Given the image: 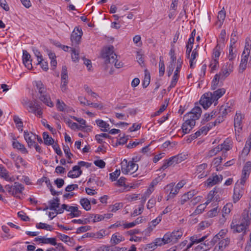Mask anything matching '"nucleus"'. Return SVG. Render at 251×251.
<instances>
[{
    "label": "nucleus",
    "mask_w": 251,
    "mask_h": 251,
    "mask_svg": "<svg viewBox=\"0 0 251 251\" xmlns=\"http://www.w3.org/2000/svg\"><path fill=\"white\" fill-rule=\"evenodd\" d=\"M201 109L199 106H195L191 111L183 117V120L185 122L182 124V128L187 132L188 130L185 126H189L190 127H194L196 124V120H198L201 116Z\"/></svg>",
    "instance_id": "1"
},
{
    "label": "nucleus",
    "mask_w": 251,
    "mask_h": 251,
    "mask_svg": "<svg viewBox=\"0 0 251 251\" xmlns=\"http://www.w3.org/2000/svg\"><path fill=\"white\" fill-rule=\"evenodd\" d=\"M101 57L104 59L106 64L114 63L117 68H120L123 67V63L119 62L117 63V55L114 52V47L113 46L104 48L101 51Z\"/></svg>",
    "instance_id": "2"
},
{
    "label": "nucleus",
    "mask_w": 251,
    "mask_h": 251,
    "mask_svg": "<svg viewBox=\"0 0 251 251\" xmlns=\"http://www.w3.org/2000/svg\"><path fill=\"white\" fill-rule=\"evenodd\" d=\"M250 224V221L248 219V212L244 211L243 213V219L240 224H236V222H232L230 227L233 230V232L241 233L243 232V234L246 233V227L248 226Z\"/></svg>",
    "instance_id": "3"
},
{
    "label": "nucleus",
    "mask_w": 251,
    "mask_h": 251,
    "mask_svg": "<svg viewBox=\"0 0 251 251\" xmlns=\"http://www.w3.org/2000/svg\"><path fill=\"white\" fill-rule=\"evenodd\" d=\"M5 189L9 194L16 198L21 199L19 195L22 194L23 191L24 190V187L18 182H15L14 183V185H6L5 186Z\"/></svg>",
    "instance_id": "4"
},
{
    "label": "nucleus",
    "mask_w": 251,
    "mask_h": 251,
    "mask_svg": "<svg viewBox=\"0 0 251 251\" xmlns=\"http://www.w3.org/2000/svg\"><path fill=\"white\" fill-rule=\"evenodd\" d=\"M121 168L122 172L125 174H127L130 171H132V173L136 172L138 170V165L133 161L128 162L127 160L125 159L121 162Z\"/></svg>",
    "instance_id": "5"
},
{
    "label": "nucleus",
    "mask_w": 251,
    "mask_h": 251,
    "mask_svg": "<svg viewBox=\"0 0 251 251\" xmlns=\"http://www.w3.org/2000/svg\"><path fill=\"white\" fill-rule=\"evenodd\" d=\"M83 34L81 29L78 27H75L71 36V40L73 45L75 44L78 45L80 42Z\"/></svg>",
    "instance_id": "6"
},
{
    "label": "nucleus",
    "mask_w": 251,
    "mask_h": 251,
    "mask_svg": "<svg viewBox=\"0 0 251 251\" xmlns=\"http://www.w3.org/2000/svg\"><path fill=\"white\" fill-rule=\"evenodd\" d=\"M211 93H207L204 94L200 100V103L205 109L208 108L214 102Z\"/></svg>",
    "instance_id": "7"
},
{
    "label": "nucleus",
    "mask_w": 251,
    "mask_h": 251,
    "mask_svg": "<svg viewBox=\"0 0 251 251\" xmlns=\"http://www.w3.org/2000/svg\"><path fill=\"white\" fill-rule=\"evenodd\" d=\"M251 169V162L248 161L244 166L242 170V178L241 179L240 183L244 185L247 178L249 177L250 171Z\"/></svg>",
    "instance_id": "8"
},
{
    "label": "nucleus",
    "mask_w": 251,
    "mask_h": 251,
    "mask_svg": "<svg viewBox=\"0 0 251 251\" xmlns=\"http://www.w3.org/2000/svg\"><path fill=\"white\" fill-rule=\"evenodd\" d=\"M177 67L176 68V70L175 72V74L173 75V79L171 82V84L170 86V88H172L175 87L176 85L177 81L178 80V76H179V73L180 72V68H181V66L182 64V61L181 59V58H178L177 61Z\"/></svg>",
    "instance_id": "9"
},
{
    "label": "nucleus",
    "mask_w": 251,
    "mask_h": 251,
    "mask_svg": "<svg viewBox=\"0 0 251 251\" xmlns=\"http://www.w3.org/2000/svg\"><path fill=\"white\" fill-rule=\"evenodd\" d=\"M222 179L223 176L222 175L218 176L217 175H213L212 176L210 177L207 179L205 183V185H206L208 187L212 186L214 185H215L219 182L221 181Z\"/></svg>",
    "instance_id": "10"
},
{
    "label": "nucleus",
    "mask_w": 251,
    "mask_h": 251,
    "mask_svg": "<svg viewBox=\"0 0 251 251\" xmlns=\"http://www.w3.org/2000/svg\"><path fill=\"white\" fill-rule=\"evenodd\" d=\"M82 173L79 166H74L72 170L68 173V176L71 178H76L79 176Z\"/></svg>",
    "instance_id": "11"
},
{
    "label": "nucleus",
    "mask_w": 251,
    "mask_h": 251,
    "mask_svg": "<svg viewBox=\"0 0 251 251\" xmlns=\"http://www.w3.org/2000/svg\"><path fill=\"white\" fill-rule=\"evenodd\" d=\"M230 66V64H228L227 63L225 67L222 68L221 72L218 74L220 75L221 79H224L229 75L231 70L230 69L228 70V67L229 68Z\"/></svg>",
    "instance_id": "12"
},
{
    "label": "nucleus",
    "mask_w": 251,
    "mask_h": 251,
    "mask_svg": "<svg viewBox=\"0 0 251 251\" xmlns=\"http://www.w3.org/2000/svg\"><path fill=\"white\" fill-rule=\"evenodd\" d=\"M250 53L248 52L245 53L244 55H242V59L240 64V69L242 70L243 72L247 67V62Z\"/></svg>",
    "instance_id": "13"
},
{
    "label": "nucleus",
    "mask_w": 251,
    "mask_h": 251,
    "mask_svg": "<svg viewBox=\"0 0 251 251\" xmlns=\"http://www.w3.org/2000/svg\"><path fill=\"white\" fill-rule=\"evenodd\" d=\"M237 186L238 185L236 184L234 189L233 199L234 203L238 201L242 196V191L240 188H237Z\"/></svg>",
    "instance_id": "14"
},
{
    "label": "nucleus",
    "mask_w": 251,
    "mask_h": 251,
    "mask_svg": "<svg viewBox=\"0 0 251 251\" xmlns=\"http://www.w3.org/2000/svg\"><path fill=\"white\" fill-rule=\"evenodd\" d=\"M69 210L71 212L69 215L72 217H77L81 214V212L76 206H70L69 207Z\"/></svg>",
    "instance_id": "15"
},
{
    "label": "nucleus",
    "mask_w": 251,
    "mask_h": 251,
    "mask_svg": "<svg viewBox=\"0 0 251 251\" xmlns=\"http://www.w3.org/2000/svg\"><path fill=\"white\" fill-rule=\"evenodd\" d=\"M225 92L226 90L224 88L218 89L215 91L213 94L212 93L213 100H217L225 93Z\"/></svg>",
    "instance_id": "16"
},
{
    "label": "nucleus",
    "mask_w": 251,
    "mask_h": 251,
    "mask_svg": "<svg viewBox=\"0 0 251 251\" xmlns=\"http://www.w3.org/2000/svg\"><path fill=\"white\" fill-rule=\"evenodd\" d=\"M243 118V116L241 113H236L235 117H234V127L235 128V130H236V128L238 127V129H241V127H240L241 124L242 119Z\"/></svg>",
    "instance_id": "17"
},
{
    "label": "nucleus",
    "mask_w": 251,
    "mask_h": 251,
    "mask_svg": "<svg viewBox=\"0 0 251 251\" xmlns=\"http://www.w3.org/2000/svg\"><path fill=\"white\" fill-rule=\"evenodd\" d=\"M32 136V135H30V134L27 131H24V138L27 143L28 147L29 148H31L32 146H33V145L35 144V143L33 140Z\"/></svg>",
    "instance_id": "18"
},
{
    "label": "nucleus",
    "mask_w": 251,
    "mask_h": 251,
    "mask_svg": "<svg viewBox=\"0 0 251 251\" xmlns=\"http://www.w3.org/2000/svg\"><path fill=\"white\" fill-rule=\"evenodd\" d=\"M43 138L44 144L46 145H52L54 143V139L52 137H50L47 132H44L43 133Z\"/></svg>",
    "instance_id": "19"
},
{
    "label": "nucleus",
    "mask_w": 251,
    "mask_h": 251,
    "mask_svg": "<svg viewBox=\"0 0 251 251\" xmlns=\"http://www.w3.org/2000/svg\"><path fill=\"white\" fill-rule=\"evenodd\" d=\"M13 147L14 148H16L21 151L24 153H27L28 151L25 147L24 145L19 143L18 141H16L13 142Z\"/></svg>",
    "instance_id": "20"
},
{
    "label": "nucleus",
    "mask_w": 251,
    "mask_h": 251,
    "mask_svg": "<svg viewBox=\"0 0 251 251\" xmlns=\"http://www.w3.org/2000/svg\"><path fill=\"white\" fill-rule=\"evenodd\" d=\"M80 203L83 208L86 211L91 209V204L90 201L86 198H82L80 199Z\"/></svg>",
    "instance_id": "21"
},
{
    "label": "nucleus",
    "mask_w": 251,
    "mask_h": 251,
    "mask_svg": "<svg viewBox=\"0 0 251 251\" xmlns=\"http://www.w3.org/2000/svg\"><path fill=\"white\" fill-rule=\"evenodd\" d=\"M72 51V59L74 62H77L79 61V50L78 48H71Z\"/></svg>",
    "instance_id": "22"
},
{
    "label": "nucleus",
    "mask_w": 251,
    "mask_h": 251,
    "mask_svg": "<svg viewBox=\"0 0 251 251\" xmlns=\"http://www.w3.org/2000/svg\"><path fill=\"white\" fill-rule=\"evenodd\" d=\"M40 99L47 105L50 107H52L53 106V103L50 100V97L47 95H45V94H43L40 96Z\"/></svg>",
    "instance_id": "23"
},
{
    "label": "nucleus",
    "mask_w": 251,
    "mask_h": 251,
    "mask_svg": "<svg viewBox=\"0 0 251 251\" xmlns=\"http://www.w3.org/2000/svg\"><path fill=\"white\" fill-rule=\"evenodd\" d=\"M96 122L98 126L103 128V129H101V131L104 132L107 131V128H109V125L108 124L101 120H97Z\"/></svg>",
    "instance_id": "24"
},
{
    "label": "nucleus",
    "mask_w": 251,
    "mask_h": 251,
    "mask_svg": "<svg viewBox=\"0 0 251 251\" xmlns=\"http://www.w3.org/2000/svg\"><path fill=\"white\" fill-rule=\"evenodd\" d=\"M150 79L151 76L150 73L147 71V70H146L145 71V77L142 84L144 88H145L148 86L150 83Z\"/></svg>",
    "instance_id": "25"
},
{
    "label": "nucleus",
    "mask_w": 251,
    "mask_h": 251,
    "mask_svg": "<svg viewBox=\"0 0 251 251\" xmlns=\"http://www.w3.org/2000/svg\"><path fill=\"white\" fill-rule=\"evenodd\" d=\"M172 238H173V243H176L177 240L180 238L183 234L181 230L174 231L172 233Z\"/></svg>",
    "instance_id": "26"
},
{
    "label": "nucleus",
    "mask_w": 251,
    "mask_h": 251,
    "mask_svg": "<svg viewBox=\"0 0 251 251\" xmlns=\"http://www.w3.org/2000/svg\"><path fill=\"white\" fill-rule=\"evenodd\" d=\"M230 110L228 106L222 105L219 109V111L218 113L219 115H222V117H225L228 112H230Z\"/></svg>",
    "instance_id": "27"
},
{
    "label": "nucleus",
    "mask_w": 251,
    "mask_h": 251,
    "mask_svg": "<svg viewBox=\"0 0 251 251\" xmlns=\"http://www.w3.org/2000/svg\"><path fill=\"white\" fill-rule=\"evenodd\" d=\"M172 157L176 164L179 163L186 158L185 155L182 154H179Z\"/></svg>",
    "instance_id": "28"
},
{
    "label": "nucleus",
    "mask_w": 251,
    "mask_h": 251,
    "mask_svg": "<svg viewBox=\"0 0 251 251\" xmlns=\"http://www.w3.org/2000/svg\"><path fill=\"white\" fill-rule=\"evenodd\" d=\"M216 111H212L210 114H205L201 121V123L204 124L206 122L209 121L216 114Z\"/></svg>",
    "instance_id": "29"
},
{
    "label": "nucleus",
    "mask_w": 251,
    "mask_h": 251,
    "mask_svg": "<svg viewBox=\"0 0 251 251\" xmlns=\"http://www.w3.org/2000/svg\"><path fill=\"white\" fill-rule=\"evenodd\" d=\"M160 61H159V75L160 76H163L165 72V65L164 61L163 60L162 56L160 57Z\"/></svg>",
    "instance_id": "30"
},
{
    "label": "nucleus",
    "mask_w": 251,
    "mask_h": 251,
    "mask_svg": "<svg viewBox=\"0 0 251 251\" xmlns=\"http://www.w3.org/2000/svg\"><path fill=\"white\" fill-rule=\"evenodd\" d=\"M230 242V240L229 238H226L225 239L221 240L219 243V250H223V248H225L228 245Z\"/></svg>",
    "instance_id": "31"
},
{
    "label": "nucleus",
    "mask_w": 251,
    "mask_h": 251,
    "mask_svg": "<svg viewBox=\"0 0 251 251\" xmlns=\"http://www.w3.org/2000/svg\"><path fill=\"white\" fill-rule=\"evenodd\" d=\"M65 153L66 154L67 157L68 158V163H72V161L71 160V158L73 156V154L70 152V150L68 146H64L63 148Z\"/></svg>",
    "instance_id": "32"
},
{
    "label": "nucleus",
    "mask_w": 251,
    "mask_h": 251,
    "mask_svg": "<svg viewBox=\"0 0 251 251\" xmlns=\"http://www.w3.org/2000/svg\"><path fill=\"white\" fill-rule=\"evenodd\" d=\"M123 237L122 236L118 237L116 234H114L112 235L111 242L113 245H115L119 243L122 241Z\"/></svg>",
    "instance_id": "33"
},
{
    "label": "nucleus",
    "mask_w": 251,
    "mask_h": 251,
    "mask_svg": "<svg viewBox=\"0 0 251 251\" xmlns=\"http://www.w3.org/2000/svg\"><path fill=\"white\" fill-rule=\"evenodd\" d=\"M220 79H221L220 75L218 74L215 75L214 76V78L212 82L211 87L213 90H215L217 88Z\"/></svg>",
    "instance_id": "34"
},
{
    "label": "nucleus",
    "mask_w": 251,
    "mask_h": 251,
    "mask_svg": "<svg viewBox=\"0 0 251 251\" xmlns=\"http://www.w3.org/2000/svg\"><path fill=\"white\" fill-rule=\"evenodd\" d=\"M61 80L68 81V72L67 67L65 66L62 67V71H61Z\"/></svg>",
    "instance_id": "35"
},
{
    "label": "nucleus",
    "mask_w": 251,
    "mask_h": 251,
    "mask_svg": "<svg viewBox=\"0 0 251 251\" xmlns=\"http://www.w3.org/2000/svg\"><path fill=\"white\" fill-rule=\"evenodd\" d=\"M210 247H209V245L207 244H206V243H201V244L198 245L196 248V250L197 251H206L208 250H209Z\"/></svg>",
    "instance_id": "36"
},
{
    "label": "nucleus",
    "mask_w": 251,
    "mask_h": 251,
    "mask_svg": "<svg viewBox=\"0 0 251 251\" xmlns=\"http://www.w3.org/2000/svg\"><path fill=\"white\" fill-rule=\"evenodd\" d=\"M36 226L37 228L45 229L50 231H51L52 229L51 226L42 223H40L39 224H37Z\"/></svg>",
    "instance_id": "37"
},
{
    "label": "nucleus",
    "mask_w": 251,
    "mask_h": 251,
    "mask_svg": "<svg viewBox=\"0 0 251 251\" xmlns=\"http://www.w3.org/2000/svg\"><path fill=\"white\" fill-rule=\"evenodd\" d=\"M121 172L120 170H116L114 172L110 174V179L112 181H115L120 175Z\"/></svg>",
    "instance_id": "38"
},
{
    "label": "nucleus",
    "mask_w": 251,
    "mask_h": 251,
    "mask_svg": "<svg viewBox=\"0 0 251 251\" xmlns=\"http://www.w3.org/2000/svg\"><path fill=\"white\" fill-rule=\"evenodd\" d=\"M221 53V47L219 44H217L215 48L213 50V56L215 59L218 58L220 55Z\"/></svg>",
    "instance_id": "39"
},
{
    "label": "nucleus",
    "mask_w": 251,
    "mask_h": 251,
    "mask_svg": "<svg viewBox=\"0 0 251 251\" xmlns=\"http://www.w3.org/2000/svg\"><path fill=\"white\" fill-rule=\"evenodd\" d=\"M198 53L196 49H194L191 54V56L190 60V68H193V61L196 59L197 56H198Z\"/></svg>",
    "instance_id": "40"
},
{
    "label": "nucleus",
    "mask_w": 251,
    "mask_h": 251,
    "mask_svg": "<svg viewBox=\"0 0 251 251\" xmlns=\"http://www.w3.org/2000/svg\"><path fill=\"white\" fill-rule=\"evenodd\" d=\"M174 163L173 159H172V157L170 158L168 160H166L165 162L163 164L160 169L165 170L168 167L171 166Z\"/></svg>",
    "instance_id": "41"
},
{
    "label": "nucleus",
    "mask_w": 251,
    "mask_h": 251,
    "mask_svg": "<svg viewBox=\"0 0 251 251\" xmlns=\"http://www.w3.org/2000/svg\"><path fill=\"white\" fill-rule=\"evenodd\" d=\"M207 236L205 235L198 239H197V236H193L190 238V240L191 241V242H193V243L198 244L199 243L203 241L207 238Z\"/></svg>",
    "instance_id": "42"
},
{
    "label": "nucleus",
    "mask_w": 251,
    "mask_h": 251,
    "mask_svg": "<svg viewBox=\"0 0 251 251\" xmlns=\"http://www.w3.org/2000/svg\"><path fill=\"white\" fill-rule=\"evenodd\" d=\"M0 176L6 180H7L8 177V172L1 165H0Z\"/></svg>",
    "instance_id": "43"
},
{
    "label": "nucleus",
    "mask_w": 251,
    "mask_h": 251,
    "mask_svg": "<svg viewBox=\"0 0 251 251\" xmlns=\"http://www.w3.org/2000/svg\"><path fill=\"white\" fill-rule=\"evenodd\" d=\"M66 105L63 101H61L59 99L57 100L56 107L60 111H64Z\"/></svg>",
    "instance_id": "44"
},
{
    "label": "nucleus",
    "mask_w": 251,
    "mask_h": 251,
    "mask_svg": "<svg viewBox=\"0 0 251 251\" xmlns=\"http://www.w3.org/2000/svg\"><path fill=\"white\" fill-rule=\"evenodd\" d=\"M23 63H28V62L30 61V55L29 53L27 52V51L25 50H23Z\"/></svg>",
    "instance_id": "45"
},
{
    "label": "nucleus",
    "mask_w": 251,
    "mask_h": 251,
    "mask_svg": "<svg viewBox=\"0 0 251 251\" xmlns=\"http://www.w3.org/2000/svg\"><path fill=\"white\" fill-rule=\"evenodd\" d=\"M43 244H50L52 245L55 246L57 244L56 242V239L55 238H44L43 241Z\"/></svg>",
    "instance_id": "46"
},
{
    "label": "nucleus",
    "mask_w": 251,
    "mask_h": 251,
    "mask_svg": "<svg viewBox=\"0 0 251 251\" xmlns=\"http://www.w3.org/2000/svg\"><path fill=\"white\" fill-rule=\"evenodd\" d=\"M36 86L38 89L39 93L41 95L45 94V88L42 82L41 81L36 82Z\"/></svg>",
    "instance_id": "47"
},
{
    "label": "nucleus",
    "mask_w": 251,
    "mask_h": 251,
    "mask_svg": "<svg viewBox=\"0 0 251 251\" xmlns=\"http://www.w3.org/2000/svg\"><path fill=\"white\" fill-rule=\"evenodd\" d=\"M163 240L165 244L173 242V238H172V234H166L163 238Z\"/></svg>",
    "instance_id": "48"
},
{
    "label": "nucleus",
    "mask_w": 251,
    "mask_h": 251,
    "mask_svg": "<svg viewBox=\"0 0 251 251\" xmlns=\"http://www.w3.org/2000/svg\"><path fill=\"white\" fill-rule=\"evenodd\" d=\"M50 204L49 209L52 210H56V209L59 207V203H56L53 200H51L49 202Z\"/></svg>",
    "instance_id": "49"
},
{
    "label": "nucleus",
    "mask_w": 251,
    "mask_h": 251,
    "mask_svg": "<svg viewBox=\"0 0 251 251\" xmlns=\"http://www.w3.org/2000/svg\"><path fill=\"white\" fill-rule=\"evenodd\" d=\"M28 107L30 108V110H29V112H33L36 114V110L38 109V107H39V105L37 104L35 105L33 102H30L29 103Z\"/></svg>",
    "instance_id": "50"
},
{
    "label": "nucleus",
    "mask_w": 251,
    "mask_h": 251,
    "mask_svg": "<svg viewBox=\"0 0 251 251\" xmlns=\"http://www.w3.org/2000/svg\"><path fill=\"white\" fill-rule=\"evenodd\" d=\"M249 40V39L248 38H247L246 40V43L244 50L243 52V55H244V54H245V53L247 52H248L249 53H250L251 45L250 44Z\"/></svg>",
    "instance_id": "51"
},
{
    "label": "nucleus",
    "mask_w": 251,
    "mask_h": 251,
    "mask_svg": "<svg viewBox=\"0 0 251 251\" xmlns=\"http://www.w3.org/2000/svg\"><path fill=\"white\" fill-rule=\"evenodd\" d=\"M91 229V226H82L78 227L76 231V233L79 234L82 232H86Z\"/></svg>",
    "instance_id": "52"
},
{
    "label": "nucleus",
    "mask_w": 251,
    "mask_h": 251,
    "mask_svg": "<svg viewBox=\"0 0 251 251\" xmlns=\"http://www.w3.org/2000/svg\"><path fill=\"white\" fill-rule=\"evenodd\" d=\"M18 216L20 217L22 220L24 221H29L30 218L28 216L26 215V214L23 211H20L18 213Z\"/></svg>",
    "instance_id": "53"
},
{
    "label": "nucleus",
    "mask_w": 251,
    "mask_h": 251,
    "mask_svg": "<svg viewBox=\"0 0 251 251\" xmlns=\"http://www.w3.org/2000/svg\"><path fill=\"white\" fill-rule=\"evenodd\" d=\"M38 64H40L42 68L45 71L48 70V64L47 62L43 61V60L41 59L38 61Z\"/></svg>",
    "instance_id": "54"
},
{
    "label": "nucleus",
    "mask_w": 251,
    "mask_h": 251,
    "mask_svg": "<svg viewBox=\"0 0 251 251\" xmlns=\"http://www.w3.org/2000/svg\"><path fill=\"white\" fill-rule=\"evenodd\" d=\"M219 212V210L218 207L214 208L213 209L210 210L208 213V215L209 217H213L216 216Z\"/></svg>",
    "instance_id": "55"
},
{
    "label": "nucleus",
    "mask_w": 251,
    "mask_h": 251,
    "mask_svg": "<svg viewBox=\"0 0 251 251\" xmlns=\"http://www.w3.org/2000/svg\"><path fill=\"white\" fill-rule=\"evenodd\" d=\"M72 222L74 223H78L79 224L85 225V224H87L88 223L90 222V219H85L84 220L74 219V220H72Z\"/></svg>",
    "instance_id": "56"
},
{
    "label": "nucleus",
    "mask_w": 251,
    "mask_h": 251,
    "mask_svg": "<svg viewBox=\"0 0 251 251\" xmlns=\"http://www.w3.org/2000/svg\"><path fill=\"white\" fill-rule=\"evenodd\" d=\"M226 17V12L224 10V8H223L219 12L218 15V19L220 21H223Z\"/></svg>",
    "instance_id": "57"
},
{
    "label": "nucleus",
    "mask_w": 251,
    "mask_h": 251,
    "mask_svg": "<svg viewBox=\"0 0 251 251\" xmlns=\"http://www.w3.org/2000/svg\"><path fill=\"white\" fill-rule=\"evenodd\" d=\"M167 104L166 105L163 104V105H161V106L160 107L158 111H157L156 112H155L153 115H152L151 117H155V116H156L157 115H159L164 110H165V109L167 108Z\"/></svg>",
    "instance_id": "58"
},
{
    "label": "nucleus",
    "mask_w": 251,
    "mask_h": 251,
    "mask_svg": "<svg viewBox=\"0 0 251 251\" xmlns=\"http://www.w3.org/2000/svg\"><path fill=\"white\" fill-rule=\"evenodd\" d=\"M237 41V37L236 36V33L235 32L233 31V32L231 34V39H230V45L232 47L235 44V43Z\"/></svg>",
    "instance_id": "59"
},
{
    "label": "nucleus",
    "mask_w": 251,
    "mask_h": 251,
    "mask_svg": "<svg viewBox=\"0 0 251 251\" xmlns=\"http://www.w3.org/2000/svg\"><path fill=\"white\" fill-rule=\"evenodd\" d=\"M94 163L96 166L100 167V168H103L105 166V163L102 160H95Z\"/></svg>",
    "instance_id": "60"
},
{
    "label": "nucleus",
    "mask_w": 251,
    "mask_h": 251,
    "mask_svg": "<svg viewBox=\"0 0 251 251\" xmlns=\"http://www.w3.org/2000/svg\"><path fill=\"white\" fill-rule=\"evenodd\" d=\"M69 126L73 129L77 128L78 129L83 130L85 129V127L82 126H79L75 123H73L71 125H69Z\"/></svg>",
    "instance_id": "61"
},
{
    "label": "nucleus",
    "mask_w": 251,
    "mask_h": 251,
    "mask_svg": "<svg viewBox=\"0 0 251 251\" xmlns=\"http://www.w3.org/2000/svg\"><path fill=\"white\" fill-rule=\"evenodd\" d=\"M126 178L124 177H121L119 180L115 183V185L118 186H125V184Z\"/></svg>",
    "instance_id": "62"
},
{
    "label": "nucleus",
    "mask_w": 251,
    "mask_h": 251,
    "mask_svg": "<svg viewBox=\"0 0 251 251\" xmlns=\"http://www.w3.org/2000/svg\"><path fill=\"white\" fill-rule=\"evenodd\" d=\"M52 148L55 151V152L59 156H61L62 155V152L57 144H55L52 145Z\"/></svg>",
    "instance_id": "63"
},
{
    "label": "nucleus",
    "mask_w": 251,
    "mask_h": 251,
    "mask_svg": "<svg viewBox=\"0 0 251 251\" xmlns=\"http://www.w3.org/2000/svg\"><path fill=\"white\" fill-rule=\"evenodd\" d=\"M54 183L59 188H61L64 184V181L62 178H57L54 181Z\"/></svg>",
    "instance_id": "64"
}]
</instances>
